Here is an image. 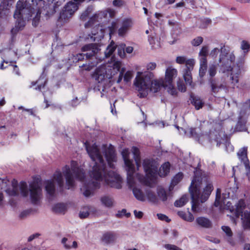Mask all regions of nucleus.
<instances>
[{"instance_id":"1","label":"nucleus","mask_w":250,"mask_h":250,"mask_svg":"<svg viewBox=\"0 0 250 250\" xmlns=\"http://www.w3.org/2000/svg\"><path fill=\"white\" fill-rule=\"evenodd\" d=\"M85 144L86 149L92 160L95 162L92 170L90 172V176L95 181L86 183L85 182V174L83 169L78 167L77 162H71V167L66 165L62 169L63 174L65 178L67 189L73 188L75 185V179L83 183L81 191L86 197L93 194L95 189L100 188V181L104 179L108 183L107 176L108 173L106 170L105 160L109 165V146L103 144L98 147L95 144L91 146Z\"/></svg>"},{"instance_id":"2","label":"nucleus","mask_w":250,"mask_h":250,"mask_svg":"<svg viewBox=\"0 0 250 250\" xmlns=\"http://www.w3.org/2000/svg\"><path fill=\"white\" fill-rule=\"evenodd\" d=\"M43 0H19L16 4V9L14 17L17 20L15 27L11 29L12 34H15L21 30L25 25V21L31 19L34 15L33 19V25L37 26L40 19V15L42 9H47L44 5Z\"/></svg>"},{"instance_id":"3","label":"nucleus","mask_w":250,"mask_h":250,"mask_svg":"<svg viewBox=\"0 0 250 250\" xmlns=\"http://www.w3.org/2000/svg\"><path fill=\"white\" fill-rule=\"evenodd\" d=\"M173 79H135L134 85L138 91L140 98L146 97L149 91L156 93L163 87L172 96H176L177 90L173 84Z\"/></svg>"},{"instance_id":"4","label":"nucleus","mask_w":250,"mask_h":250,"mask_svg":"<svg viewBox=\"0 0 250 250\" xmlns=\"http://www.w3.org/2000/svg\"><path fill=\"white\" fill-rule=\"evenodd\" d=\"M194 175L189 188L191 197V209L193 211H198L200 202L204 203L209 198L213 187L211 184H207L202 193L200 188L203 178L202 170L196 167L194 171Z\"/></svg>"},{"instance_id":"5","label":"nucleus","mask_w":250,"mask_h":250,"mask_svg":"<svg viewBox=\"0 0 250 250\" xmlns=\"http://www.w3.org/2000/svg\"><path fill=\"white\" fill-rule=\"evenodd\" d=\"M235 60V56L233 52H229V50L225 48V45L221 47V53L219 55V72L224 74L230 78H238L241 73L243 68L244 59L240 58L237 63L236 66L232 67Z\"/></svg>"},{"instance_id":"6","label":"nucleus","mask_w":250,"mask_h":250,"mask_svg":"<svg viewBox=\"0 0 250 250\" xmlns=\"http://www.w3.org/2000/svg\"><path fill=\"white\" fill-rule=\"evenodd\" d=\"M126 170L127 171V183L129 188H132L134 196L139 201H144L145 197L142 190L137 188H134L135 182L134 178L135 171L133 160L129 159V152L128 149H125L122 152Z\"/></svg>"},{"instance_id":"7","label":"nucleus","mask_w":250,"mask_h":250,"mask_svg":"<svg viewBox=\"0 0 250 250\" xmlns=\"http://www.w3.org/2000/svg\"><path fill=\"white\" fill-rule=\"evenodd\" d=\"M19 188L21 195L24 197H27L30 191V198L33 204L39 203L42 195V188L38 182H33L29 185V189L25 182H21Z\"/></svg>"},{"instance_id":"8","label":"nucleus","mask_w":250,"mask_h":250,"mask_svg":"<svg viewBox=\"0 0 250 250\" xmlns=\"http://www.w3.org/2000/svg\"><path fill=\"white\" fill-rule=\"evenodd\" d=\"M125 44L124 43L115 45L114 41L110 42V78H112L120 71L122 65L121 62L116 60L114 56H112V54L117 48L118 55L122 58L125 57Z\"/></svg>"},{"instance_id":"9","label":"nucleus","mask_w":250,"mask_h":250,"mask_svg":"<svg viewBox=\"0 0 250 250\" xmlns=\"http://www.w3.org/2000/svg\"><path fill=\"white\" fill-rule=\"evenodd\" d=\"M208 138L211 143H216L217 146H220L222 145L228 152L233 150V146L230 144L227 135L220 126L218 129L210 130Z\"/></svg>"},{"instance_id":"10","label":"nucleus","mask_w":250,"mask_h":250,"mask_svg":"<svg viewBox=\"0 0 250 250\" xmlns=\"http://www.w3.org/2000/svg\"><path fill=\"white\" fill-rule=\"evenodd\" d=\"M143 166L147 176L138 174V179L142 184L150 187L152 181L148 176L153 177L157 173L158 167L156 162L152 159H146L144 160Z\"/></svg>"},{"instance_id":"11","label":"nucleus","mask_w":250,"mask_h":250,"mask_svg":"<svg viewBox=\"0 0 250 250\" xmlns=\"http://www.w3.org/2000/svg\"><path fill=\"white\" fill-rule=\"evenodd\" d=\"M85 0H71L66 2L60 12L59 21L62 23L68 21Z\"/></svg>"},{"instance_id":"12","label":"nucleus","mask_w":250,"mask_h":250,"mask_svg":"<svg viewBox=\"0 0 250 250\" xmlns=\"http://www.w3.org/2000/svg\"><path fill=\"white\" fill-rule=\"evenodd\" d=\"M54 181L57 183L60 190H62L64 185V181L62 174L60 170L55 171L53 174L52 179L47 180L45 183V188L50 200L53 198L55 194L56 188Z\"/></svg>"},{"instance_id":"13","label":"nucleus","mask_w":250,"mask_h":250,"mask_svg":"<svg viewBox=\"0 0 250 250\" xmlns=\"http://www.w3.org/2000/svg\"><path fill=\"white\" fill-rule=\"evenodd\" d=\"M95 86L93 89L95 92H99L102 98L108 99V93L109 91V84L107 81L108 79H95Z\"/></svg>"},{"instance_id":"14","label":"nucleus","mask_w":250,"mask_h":250,"mask_svg":"<svg viewBox=\"0 0 250 250\" xmlns=\"http://www.w3.org/2000/svg\"><path fill=\"white\" fill-rule=\"evenodd\" d=\"M156 66L154 62L147 63L146 66V70L144 71H138L135 78H153L155 76L152 71L155 69Z\"/></svg>"},{"instance_id":"15","label":"nucleus","mask_w":250,"mask_h":250,"mask_svg":"<svg viewBox=\"0 0 250 250\" xmlns=\"http://www.w3.org/2000/svg\"><path fill=\"white\" fill-rule=\"evenodd\" d=\"M133 25V21L132 19L126 18L121 22V25L118 29L117 33L119 37H124Z\"/></svg>"},{"instance_id":"16","label":"nucleus","mask_w":250,"mask_h":250,"mask_svg":"<svg viewBox=\"0 0 250 250\" xmlns=\"http://www.w3.org/2000/svg\"><path fill=\"white\" fill-rule=\"evenodd\" d=\"M109 11L108 9L102 11H99L94 14L89 20V21L85 23V27L87 28L92 26L96 22L103 21V19H106Z\"/></svg>"},{"instance_id":"17","label":"nucleus","mask_w":250,"mask_h":250,"mask_svg":"<svg viewBox=\"0 0 250 250\" xmlns=\"http://www.w3.org/2000/svg\"><path fill=\"white\" fill-rule=\"evenodd\" d=\"M221 189L217 188L216 190V199L214 203V206L216 207H222V205L225 204L226 203V206L228 209H230L231 203L229 202H226V199L229 197V193H227L226 192L223 193V198L221 195Z\"/></svg>"},{"instance_id":"18","label":"nucleus","mask_w":250,"mask_h":250,"mask_svg":"<svg viewBox=\"0 0 250 250\" xmlns=\"http://www.w3.org/2000/svg\"><path fill=\"white\" fill-rule=\"evenodd\" d=\"M82 50L83 52H87L84 55L87 58L94 56L99 51V49L96 43H91L83 46Z\"/></svg>"},{"instance_id":"19","label":"nucleus","mask_w":250,"mask_h":250,"mask_svg":"<svg viewBox=\"0 0 250 250\" xmlns=\"http://www.w3.org/2000/svg\"><path fill=\"white\" fill-rule=\"evenodd\" d=\"M122 178L117 172L110 170V187L119 189L122 187Z\"/></svg>"},{"instance_id":"20","label":"nucleus","mask_w":250,"mask_h":250,"mask_svg":"<svg viewBox=\"0 0 250 250\" xmlns=\"http://www.w3.org/2000/svg\"><path fill=\"white\" fill-rule=\"evenodd\" d=\"M189 85L191 88H194L197 83L193 82L192 79H179L177 81L178 89L182 92H184L186 91V86L185 85Z\"/></svg>"},{"instance_id":"21","label":"nucleus","mask_w":250,"mask_h":250,"mask_svg":"<svg viewBox=\"0 0 250 250\" xmlns=\"http://www.w3.org/2000/svg\"><path fill=\"white\" fill-rule=\"evenodd\" d=\"M194 64V60L190 59V60L187 63V66H185V68L183 70V78H192L191 71Z\"/></svg>"},{"instance_id":"22","label":"nucleus","mask_w":250,"mask_h":250,"mask_svg":"<svg viewBox=\"0 0 250 250\" xmlns=\"http://www.w3.org/2000/svg\"><path fill=\"white\" fill-rule=\"evenodd\" d=\"M196 224L200 227L204 229H210L212 227L211 221L205 217H198L195 220Z\"/></svg>"},{"instance_id":"23","label":"nucleus","mask_w":250,"mask_h":250,"mask_svg":"<svg viewBox=\"0 0 250 250\" xmlns=\"http://www.w3.org/2000/svg\"><path fill=\"white\" fill-rule=\"evenodd\" d=\"M237 155L240 161L244 163L245 167L250 165L247 156V147H244L241 148L238 152Z\"/></svg>"},{"instance_id":"24","label":"nucleus","mask_w":250,"mask_h":250,"mask_svg":"<svg viewBox=\"0 0 250 250\" xmlns=\"http://www.w3.org/2000/svg\"><path fill=\"white\" fill-rule=\"evenodd\" d=\"M46 81L45 79H38L36 82H32L30 87L41 91L44 87Z\"/></svg>"},{"instance_id":"25","label":"nucleus","mask_w":250,"mask_h":250,"mask_svg":"<svg viewBox=\"0 0 250 250\" xmlns=\"http://www.w3.org/2000/svg\"><path fill=\"white\" fill-rule=\"evenodd\" d=\"M200 67L199 70V76L202 78L205 76L207 72L208 67V61L207 60L202 59V60H199Z\"/></svg>"},{"instance_id":"26","label":"nucleus","mask_w":250,"mask_h":250,"mask_svg":"<svg viewBox=\"0 0 250 250\" xmlns=\"http://www.w3.org/2000/svg\"><path fill=\"white\" fill-rule=\"evenodd\" d=\"M217 79H209V84L211 87V91L213 93L217 92L220 89L226 88V86L222 84H219L216 82Z\"/></svg>"},{"instance_id":"27","label":"nucleus","mask_w":250,"mask_h":250,"mask_svg":"<svg viewBox=\"0 0 250 250\" xmlns=\"http://www.w3.org/2000/svg\"><path fill=\"white\" fill-rule=\"evenodd\" d=\"M170 165L169 162H166L161 166L159 171L160 177H165L169 172Z\"/></svg>"},{"instance_id":"28","label":"nucleus","mask_w":250,"mask_h":250,"mask_svg":"<svg viewBox=\"0 0 250 250\" xmlns=\"http://www.w3.org/2000/svg\"><path fill=\"white\" fill-rule=\"evenodd\" d=\"M133 155V158L135 161L136 166L139 168L141 166V159L140 155V150L136 146H133L131 149Z\"/></svg>"},{"instance_id":"29","label":"nucleus","mask_w":250,"mask_h":250,"mask_svg":"<svg viewBox=\"0 0 250 250\" xmlns=\"http://www.w3.org/2000/svg\"><path fill=\"white\" fill-rule=\"evenodd\" d=\"M178 216L185 221L191 222L194 220V216L191 213L188 211L187 213L180 211L177 213Z\"/></svg>"},{"instance_id":"30","label":"nucleus","mask_w":250,"mask_h":250,"mask_svg":"<svg viewBox=\"0 0 250 250\" xmlns=\"http://www.w3.org/2000/svg\"><path fill=\"white\" fill-rule=\"evenodd\" d=\"M88 36L93 41H101L104 37V32L102 29L99 31L95 32L94 31H92L91 35H89Z\"/></svg>"},{"instance_id":"31","label":"nucleus","mask_w":250,"mask_h":250,"mask_svg":"<svg viewBox=\"0 0 250 250\" xmlns=\"http://www.w3.org/2000/svg\"><path fill=\"white\" fill-rule=\"evenodd\" d=\"M242 217L244 228L245 229H250V211H245Z\"/></svg>"},{"instance_id":"32","label":"nucleus","mask_w":250,"mask_h":250,"mask_svg":"<svg viewBox=\"0 0 250 250\" xmlns=\"http://www.w3.org/2000/svg\"><path fill=\"white\" fill-rule=\"evenodd\" d=\"M178 72L176 69L172 66L168 67L165 72V78H175Z\"/></svg>"},{"instance_id":"33","label":"nucleus","mask_w":250,"mask_h":250,"mask_svg":"<svg viewBox=\"0 0 250 250\" xmlns=\"http://www.w3.org/2000/svg\"><path fill=\"white\" fill-rule=\"evenodd\" d=\"M106 74V70L104 65L99 67L94 72L93 78H100V77H104Z\"/></svg>"},{"instance_id":"34","label":"nucleus","mask_w":250,"mask_h":250,"mask_svg":"<svg viewBox=\"0 0 250 250\" xmlns=\"http://www.w3.org/2000/svg\"><path fill=\"white\" fill-rule=\"evenodd\" d=\"M125 68L120 67V71L116 74L119 73L118 78H132L133 76V71L132 70H128L125 73Z\"/></svg>"},{"instance_id":"35","label":"nucleus","mask_w":250,"mask_h":250,"mask_svg":"<svg viewBox=\"0 0 250 250\" xmlns=\"http://www.w3.org/2000/svg\"><path fill=\"white\" fill-rule=\"evenodd\" d=\"M191 103L195 106L196 109L199 110L203 107L204 102L200 98L196 97H191Z\"/></svg>"},{"instance_id":"36","label":"nucleus","mask_w":250,"mask_h":250,"mask_svg":"<svg viewBox=\"0 0 250 250\" xmlns=\"http://www.w3.org/2000/svg\"><path fill=\"white\" fill-rule=\"evenodd\" d=\"M188 200V196L187 194L183 195L179 200L174 203V206L176 207H181L184 206Z\"/></svg>"},{"instance_id":"37","label":"nucleus","mask_w":250,"mask_h":250,"mask_svg":"<svg viewBox=\"0 0 250 250\" xmlns=\"http://www.w3.org/2000/svg\"><path fill=\"white\" fill-rule=\"evenodd\" d=\"M245 203L243 200H240L238 201L236 206V212L238 213L236 215L237 217H239L240 214L241 216L244 215L242 210L245 208Z\"/></svg>"},{"instance_id":"38","label":"nucleus","mask_w":250,"mask_h":250,"mask_svg":"<svg viewBox=\"0 0 250 250\" xmlns=\"http://www.w3.org/2000/svg\"><path fill=\"white\" fill-rule=\"evenodd\" d=\"M196 128H190L188 131H185V134L188 137H192L195 139H199V134L196 131Z\"/></svg>"},{"instance_id":"39","label":"nucleus","mask_w":250,"mask_h":250,"mask_svg":"<svg viewBox=\"0 0 250 250\" xmlns=\"http://www.w3.org/2000/svg\"><path fill=\"white\" fill-rule=\"evenodd\" d=\"M93 10L94 8L92 6H88L81 15L80 19L83 21H85Z\"/></svg>"},{"instance_id":"40","label":"nucleus","mask_w":250,"mask_h":250,"mask_svg":"<svg viewBox=\"0 0 250 250\" xmlns=\"http://www.w3.org/2000/svg\"><path fill=\"white\" fill-rule=\"evenodd\" d=\"M157 194L159 199L163 202L167 199V194L166 191L163 188H159L157 190Z\"/></svg>"},{"instance_id":"41","label":"nucleus","mask_w":250,"mask_h":250,"mask_svg":"<svg viewBox=\"0 0 250 250\" xmlns=\"http://www.w3.org/2000/svg\"><path fill=\"white\" fill-rule=\"evenodd\" d=\"M208 53V46H204L200 50L199 55L200 56L199 60H202V59L207 60V57Z\"/></svg>"},{"instance_id":"42","label":"nucleus","mask_w":250,"mask_h":250,"mask_svg":"<svg viewBox=\"0 0 250 250\" xmlns=\"http://www.w3.org/2000/svg\"><path fill=\"white\" fill-rule=\"evenodd\" d=\"M14 3L13 0H3L0 5V8L2 10H7L12 6Z\"/></svg>"},{"instance_id":"43","label":"nucleus","mask_w":250,"mask_h":250,"mask_svg":"<svg viewBox=\"0 0 250 250\" xmlns=\"http://www.w3.org/2000/svg\"><path fill=\"white\" fill-rule=\"evenodd\" d=\"M119 19H117L112 21L110 25V37L111 35L116 33L118 30Z\"/></svg>"},{"instance_id":"44","label":"nucleus","mask_w":250,"mask_h":250,"mask_svg":"<svg viewBox=\"0 0 250 250\" xmlns=\"http://www.w3.org/2000/svg\"><path fill=\"white\" fill-rule=\"evenodd\" d=\"M146 194L148 199L153 203H156L157 202V198L155 193L149 189L146 191Z\"/></svg>"},{"instance_id":"45","label":"nucleus","mask_w":250,"mask_h":250,"mask_svg":"<svg viewBox=\"0 0 250 250\" xmlns=\"http://www.w3.org/2000/svg\"><path fill=\"white\" fill-rule=\"evenodd\" d=\"M183 177V175L182 173H178L172 179L171 184L173 186H176L182 179Z\"/></svg>"},{"instance_id":"46","label":"nucleus","mask_w":250,"mask_h":250,"mask_svg":"<svg viewBox=\"0 0 250 250\" xmlns=\"http://www.w3.org/2000/svg\"><path fill=\"white\" fill-rule=\"evenodd\" d=\"M217 72V66L215 64H211L209 65L208 73L210 77L215 76Z\"/></svg>"},{"instance_id":"47","label":"nucleus","mask_w":250,"mask_h":250,"mask_svg":"<svg viewBox=\"0 0 250 250\" xmlns=\"http://www.w3.org/2000/svg\"><path fill=\"white\" fill-rule=\"evenodd\" d=\"M54 8L53 12L56 11V9L61 6L65 1V0H50Z\"/></svg>"},{"instance_id":"48","label":"nucleus","mask_w":250,"mask_h":250,"mask_svg":"<svg viewBox=\"0 0 250 250\" xmlns=\"http://www.w3.org/2000/svg\"><path fill=\"white\" fill-rule=\"evenodd\" d=\"M65 209V206L64 204L59 203L57 204L53 207V210L56 212H63Z\"/></svg>"},{"instance_id":"49","label":"nucleus","mask_w":250,"mask_h":250,"mask_svg":"<svg viewBox=\"0 0 250 250\" xmlns=\"http://www.w3.org/2000/svg\"><path fill=\"white\" fill-rule=\"evenodd\" d=\"M190 60L189 59H187V57L185 56H180L176 57L175 61L176 63L180 64H185L187 66V63L188 61Z\"/></svg>"},{"instance_id":"50","label":"nucleus","mask_w":250,"mask_h":250,"mask_svg":"<svg viewBox=\"0 0 250 250\" xmlns=\"http://www.w3.org/2000/svg\"><path fill=\"white\" fill-rule=\"evenodd\" d=\"M125 4V1L124 0H113L112 5L116 8H121Z\"/></svg>"},{"instance_id":"51","label":"nucleus","mask_w":250,"mask_h":250,"mask_svg":"<svg viewBox=\"0 0 250 250\" xmlns=\"http://www.w3.org/2000/svg\"><path fill=\"white\" fill-rule=\"evenodd\" d=\"M98 63V61L95 62H91L90 63H89L88 64H83L81 67L82 68V70H85L87 71H89L91 70L93 67L96 66Z\"/></svg>"},{"instance_id":"52","label":"nucleus","mask_w":250,"mask_h":250,"mask_svg":"<svg viewBox=\"0 0 250 250\" xmlns=\"http://www.w3.org/2000/svg\"><path fill=\"white\" fill-rule=\"evenodd\" d=\"M203 41V39L201 37H197L194 38L191 41V44L194 46H197L200 45Z\"/></svg>"},{"instance_id":"53","label":"nucleus","mask_w":250,"mask_h":250,"mask_svg":"<svg viewBox=\"0 0 250 250\" xmlns=\"http://www.w3.org/2000/svg\"><path fill=\"white\" fill-rule=\"evenodd\" d=\"M148 40V42H149L150 44L151 45V47L152 48L156 49L157 47L159 46V43L158 42V41H157V43L156 46L155 40L153 37L149 36Z\"/></svg>"},{"instance_id":"54","label":"nucleus","mask_w":250,"mask_h":250,"mask_svg":"<svg viewBox=\"0 0 250 250\" xmlns=\"http://www.w3.org/2000/svg\"><path fill=\"white\" fill-rule=\"evenodd\" d=\"M250 45L248 42L245 41H243L241 42V48L244 51L245 53L248 52L250 49Z\"/></svg>"},{"instance_id":"55","label":"nucleus","mask_w":250,"mask_h":250,"mask_svg":"<svg viewBox=\"0 0 250 250\" xmlns=\"http://www.w3.org/2000/svg\"><path fill=\"white\" fill-rule=\"evenodd\" d=\"M101 201L103 205L106 207H109V197L108 196H104L101 197Z\"/></svg>"},{"instance_id":"56","label":"nucleus","mask_w":250,"mask_h":250,"mask_svg":"<svg viewBox=\"0 0 250 250\" xmlns=\"http://www.w3.org/2000/svg\"><path fill=\"white\" fill-rule=\"evenodd\" d=\"M101 240L102 243L104 244H108L109 243V233L108 232H106L104 234Z\"/></svg>"},{"instance_id":"57","label":"nucleus","mask_w":250,"mask_h":250,"mask_svg":"<svg viewBox=\"0 0 250 250\" xmlns=\"http://www.w3.org/2000/svg\"><path fill=\"white\" fill-rule=\"evenodd\" d=\"M124 215L126 217H129L130 216V213H126V210L125 209H123L121 211H119L116 214L117 217H121Z\"/></svg>"},{"instance_id":"58","label":"nucleus","mask_w":250,"mask_h":250,"mask_svg":"<svg viewBox=\"0 0 250 250\" xmlns=\"http://www.w3.org/2000/svg\"><path fill=\"white\" fill-rule=\"evenodd\" d=\"M222 229L228 236L231 237L232 235L231 230L229 227L224 226L222 227Z\"/></svg>"},{"instance_id":"59","label":"nucleus","mask_w":250,"mask_h":250,"mask_svg":"<svg viewBox=\"0 0 250 250\" xmlns=\"http://www.w3.org/2000/svg\"><path fill=\"white\" fill-rule=\"evenodd\" d=\"M219 52L221 53V49L219 50L218 48H214L212 49L209 53L210 56L213 58H216Z\"/></svg>"},{"instance_id":"60","label":"nucleus","mask_w":250,"mask_h":250,"mask_svg":"<svg viewBox=\"0 0 250 250\" xmlns=\"http://www.w3.org/2000/svg\"><path fill=\"white\" fill-rule=\"evenodd\" d=\"M164 247L167 250H182L176 246L171 244H166Z\"/></svg>"},{"instance_id":"61","label":"nucleus","mask_w":250,"mask_h":250,"mask_svg":"<svg viewBox=\"0 0 250 250\" xmlns=\"http://www.w3.org/2000/svg\"><path fill=\"white\" fill-rule=\"evenodd\" d=\"M157 216L159 219L165 221L167 222H169L170 221V219L168 218V217L165 214L162 213H158Z\"/></svg>"},{"instance_id":"62","label":"nucleus","mask_w":250,"mask_h":250,"mask_svg":"<svg viewBox=\"0 0 250 250\" xmlns=\"http://www.w3.org/2000/svg\"><path fill=\"white\" fill-rule=\"evenodd\" d=\"M119 237V234L115 232H110V243L114 242Z\"/></svg>"},{"instance_id":"63","label":"nucleus","mask_w":250,"mask_h":250,"mask_svg":"<svg viewBox=\"0 0 250 250\" xmlns=\"http://www.w3.org/2000/svg\"><path fill=\"white\" fill-rule=\"evenodd\" d=\"M89 213L88 210L81 211L79 213V217L81 218H85L88 216Z\"/></svg>"},{"instance_id":"64","label":"nucleus","mask_w":250,"mask_h":250,"mask_svg":"<svg viewBox=\"0 0 250 250\" xmlns=\"http://www.w3.org/2000/svg\"><path fill=\"white\" fill-rule=\"evenodd\" d=\"M186 1L185 0H182L181 1L179 2H178L177 3H176L173 6V8H180V7H185V2Z\"/></svg>"}]
</instances>
